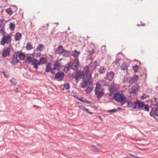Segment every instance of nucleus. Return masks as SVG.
<instances>
[{
    "mask_svg": "<svg viewBox=\"0 0 158 158\" xmlns=\"http://www.w3.org/2000/svg\"><path fill=\"white\" fill-rule=\"evenodd\" d=\"M15 26V24L13 22H11L10 23L9 28L11 31H13L14 30Z\"/></svg>",
    "mask_w": 158,
    "mask_h": 158,
    "instance_id": "nucleus-31",
    "label": "nucleus"
},
{
    "mask_svg": "<svg viewBox=\"0 0 158 158\" xmlns=\"http://www.w3.org/2000/svg\"><path fill=\"white\" fill-rule=\"evenodd\" d=\"M131 77H125L123 80V82L124 83L127 84L128 85L130 86L131 84H132L131 81Z\"/></svg>",
    "mask_w": 158,
    "mask_h": 158,
    "instance_id": "nucleus-12",
    "label": "nucleus"
},
{
    "mask_svg": "<svg viewBox=\"0 0 158 158\" xmlns=\"http://www.w3.org/2000/svg\"><path fill=\"white\" fill-rule=\"evenodd\" d=\"M71 77L73 78H75V76L73 74L71 76Z\"/></svg>",
    "mask_w": 158,
    "mask_h": 158,
    "instance_id": "nucleus-63",
    "label": "nucleus"
},
{
    "mask_svg": "<svg viewBox=\"0 0 158 158\" xmlns=\"http://www.w3.org/2000/svg\"><path fill=\"white\" fill-rule=\"evenodd\" d=\"M44 47V46L43 44H40L36 48V50L37 51H42L43 50Z\"/></svg>",
    "mask_w": 158,
    "mask_h": 158,
    "instance_id": "nucleus-26",
    "label": "nucleus"
},
{
    "mask_svg": "<svg viewBox=\"0 0 158 158\" xmlns=\"http://www.w3.org/2000/svg\"><path fill=\"white\" fill-rule=\"evenodd\" d=\"M138 78L139 77L136 74H135L132 77H131V81L132 83V84L136 82L138 80Z\"/></svg>",
    "mask_w": 158,
    "mask_h": 158,
    "instance_id": "nucleus-25",
    "label": "nucleus"
},
{
    "mask_svg": "<svg viewBox=\"0 0 158 158\" xmlns=\"http://www.w3.org/2000/svg\"><path fill=\"white\" fill-rule=\"evenodd\" d=\"M64 88L66 89H68L70 88V86L69 83H65L64 85Z\"/></svg>",
    "mask_w": 158,
    "mask_h": 158,
    "instance_id": "nucleus-37",
    "label": "nucleus"
},
{
    "mask_svg": "<svg viewBox=\"0 0 158 158\" xmlns=\"http://www.w3.org/2000/svg\"><path fill=\"white\" fill-rule=\"evenodd\" d=\"M128 106L129 108H131L134 106V102H132L131 101L128 102H127Z\"/></svg>",
    "mask_w": 158,
    "mask_h": 158,
    "instance_id": "nucleus-34",
    "label": "nucleus"
},
{
    "mask_svg": "<svg viewBox=\"0 0 158 158\" xmlns=\"http://www.w3.org/2000/svg\"><path fill=\"white\" fill-rule=\"evenodd\" d=\"M132 68L134 71L137 72L139 69V67L137 65H135Z\"/></svg>",
    "mask_w": 158,
    "mask_h": 158,
    "instance_id": "nucleus-38",
    "label": "nucleus"
},
{
    "mask_svg": "<svg viewBox=\"0 0 158 158\" xmlns=\"http://www.w3.org/2000/svg\"><path fill=\"white\" fill-rule=\"evenodd\" d=\"M50 72L53 74H54L55 73V71H54V70H53L52 69L50 70Z\"/></svg>",
    "mask_w": 158,
    "mask_h": 158,
    "instance_id": "nucleus-55",
    "label": "nucleus"
},
{
    "mask_svg": "<svg viewBox=\"0 0 158 158\" xmlns=\"http://www.w3.org/2000/svg\"><path fill=\"white\" fill-rule=\"evenodd\" d=\"M76 98H77L79 101L82 102L83 101V98L81 97H76Z\"/></svg>",
    "mask_w": 158,
    "mask_h": 158,
    "instance_id": "nucleus-49",
    "label": "nucleus"
},
{
    "mask_svg": "<svg viewBox=\"0 0 158 158\" xmlns=\"http://www.w3.org/2000/svg\"><path fill=\"white\" fill-rule=\"evenodd\" d=\"M79 107L80 109L82 110H84V109H85V107H83V106H79Z\"/></svg>",
    "mask_w": 158,
    "mask_h": 158,
    "instance_id": "nucleus-61",
    "label": "nucleus"
},
{
    "mask_svg": "<svg viewBox=\"0 0 158 158\" xmlns=\"http://www.w3.org/2000/svg\"><path fill=\"white\" fill-rule=\"evenodd\" d=\"M52 69V64L51 63H48L46 67L45 72L47 73L49 72Z\"/></svg>",
    "mask_w": 158,
    "mask_h": 158,
    "instance_id": "nucleus-28",
    "label": "nucleus"
},
{
    "mask_svg": "<svg viewBox=\"0 0 158 158\" xmlns=\"http://www.w3.org/2000/svg\"><path fill=\"white\" fill-rule=\"evenodd\" d=\"M89 71L90 69L89 66H87L85 68L83 71L82 72L83 74V76L82 77V79H86L87 77Z\"/></svg>",
    "mask_w": 158,
    "mask_h": 158,
    "instance_id": "nucleus-5",
    "label": "nucleus"
},
{
    "mask_svg": "<svg viewBox=\"0 0 158 158\" xmlns=\"http://www.w3.org/2000/svg\"><path fill=\"white\" fill-rule=\"evenodd\" d=\"M21 88H17L15 89V91L18 93L20 92Z\"/></svg>",
    "mask_w": 158,
    "mask_h": 158,
    "instance_id": "nucleus-54",
    "label": "nucleus"
},
{
    "mask_svg": "<svg viewBox=\"0 0 158 158\" xmlns=\"http://www.w3.org/2000/svg\"><path fill=\"white\" fill-rule=\"evenodd\" d=\"M26 48L27 50H30L33 48V46L31 44V43L30 42L27 43Z\"/></svg>",
    "mask_w": 158,
    "mask_h": 158,
    "instance_id": "nucleus-30",
    "label": "nucleus"
},
{
    "mask_svg": "<svg viewBox=\"0 0 158 158\" xmlns=\"http://www.w3.org/2000/svg\"><path fill=\"white\" fill-rule=\"evenodd\" d=\"M55 67H60L61 66V64L60 63H59V61L56 62L55 64Z\"/></svg>",
    "mask_w": 158,
    "mask_h": 158,
    "instance_id": "nucleus-41",
    "label": "nucleus"
},
{
    "mask_svg": "<svg viewBox=\"0 0 158 158\" xmlns=\"http://www.w3.org/2000/svg\"><path fill=\"white\" fill-rule=\"evenodd\" d=\"M56 67H55V65H54V67L53 68H52V69L53 70H56L57 69V68H56Z\"/></svg>",
    "mask_w": 158,
    "mask_h": 158,
    "instance_id": "nucleus-64",
    "label": "nucleus"
},
{
    "mask_svg": "<svg viewBox=\"0 0 158 158\" xmlns=\"http://www.w3.org/2000/svg\"><path fill=\"white\" fill-rule=\"evenodd\" d=\"M19 60H24L25 58V54L21 51H18L15 52Z\"/></svg>",
    "mask_w": 158,
    "mask_h": 158,
    "instance_id": "nucleus-11",
    "label": "nucleus"
},
{
    "mask_svg": "<svg viewBox=\"0 0 158 158\" xmlns=\"http://www.w3.org/2000/svg\"><path fill=\"white\" fill-rule=\"evenodd\" d=\"M10 51L11 49L9 48H7L6 49L4 48L2 53V56L6 57L9 56L10 55Z\"/></svg>",
    "mask_w": 158,
    "mask_h": 158,
    "instance_id": "nucleus-7",
    "label": "nucleus"
},
{
    "mask_svg": "<svg viewBox=\"0 0 158 158\" xmlns=\"http://www.w3.org/2000/svg\"><path fill=\"white\" fill-rule=\"evenodd\" d=\"M64 49L63 48V47L61 45L59 46L56 49V50L55 51V52L56 53H58L59 54H61L62 52H63L62 50Z\"/></svg>",
    "mask_w": 158,
    "mask_h": 158,
    "instance_id": "nucleus-19",
    "label": "nucleus"
},
{
    "mask_svg": "<svg viewBox=\"0 0 158 158\" xmlns=\"http://www.w3.org/2000/svg\"><path fill=\"white\" fill-rule=\"evenodd\" d=\"M75 81L76 82V83H77L80 80H78V79L79 78H75Z\"/></svg>",
    "mask_w": 158,
    "mask_h": 158,
    "instance_id": "nucleus-60",
    "label": "nucleus"
},
{
    "mask_svg": "<svg viewBox=\"0 0 158 158\" xmlns=\"http://www.w3.org/2000/svg\"><path fill=\"white\" fill-rule=\"evenodd\" d=\"M96 85V86L95 88V91H99L101 87V85L99 83H97Z\"/></svg>",
    "mask_w": 158,
    "mask_h": 158,
    "instance_id": "nucleus-32",
    "label": "nucleus"
},
{
    "mask_svg": "<svg viewBox=\"0 0 158 158\" xmlns=\"http://www.w3.org/2000/svg\"><path fill=\"white\" fill-rule=\"evenodd\" d=\"M63 52H62V54L61 55L65 57H69L70 55L71 52L70 51L63 49L62 50Z\"/></svg>",
    "mask_w": 158,
    "mask_h": 158,
    "instance_id": "nucleus-14",
    "label": "nucleus"
},
{
    "mask_svg": "<svg viewBox=\"0 0 158 158\" xmlns=\"http://www.w3.org/2000/svg\"><path fill=\"white\" fill-rule=\"evenodd\" d=\"M113 98L118 102H121V105H123L126 102V98L123 94H115Z\"/></svg>",
    "mask_w": 158,
    "mask_h": 158,
    "instance_id": "nucleus-2",
    "label": "nucleus"
},
{
    "mask_svg": "<svg viewBox=\"0 0 158 158\" xmlns=\"http://www.w3.org/2000/svg\"><path fill=\"white\" fill-rule=\"evenodd\" d=\"M64 78V73L62 71H59L55 75L54 78L55 79H59V81H61Z\"/></svg>",
    "mask_w": 158,
    "mask_h": 158,
    "instance_id": "nucleus-4",
    "label": "nucleus"
},
{
    "mask_svg": "<svg viewBox=\"0 0 158 158\" xmlns=\"http://www.w3.org/2000/svg\"><path fill=\"white\" fill-rule=\"evenodd\" d=\"M91 91V88L89 87H88L86 89V92L87 94H89Z\"/></svg>",
    "mask_w": 158,
    "mask_h": 158,
    "instance_id": "nucleus-40",
    "label": "nucleus"
},
{
    "mask_svg": "<svg viewBox=\"0 0 158 158\" xmlns=\"http://www.w3.org/2000/svg\"><path fill=\"white\" fill-rule=\"evenodd\" d=\"M106 48V46H102V49L103 50H105Z\"/></svg>",
    "mask_w": 158,
    "mask_h": 158,
    "instance_id": "nucleus-57",
    "label": "nucleus"
},
{
    "mask_svg": "<svg viewBox=\"0 0 158 158\" xmlns=\"http://www.w3.org/2000/svg\"><path fill=\"white\" fill-rule=\"evenodd\" d=\"M6 11L8 14L10 15H11L13 13V11L10 8H9L6 9Z\"/></svg>",
    "mask_w": 158,
    "mask_h": 158,
    "instance_id": "nucleus-33",
    "label": "nucleus"
},
{
    "mask_svg": "<svg viewBox=\"0 0 158 158\" xmlns=\"http://www.w3.org/2000/svg\"><path fill=\"white\" fill-rule=\"evenodd\" d=\"M104 88L102 89L100 91H95V94L97 96V98L98 100H99L104 95Z\"/></svg>",
    "mask_w": 158,
    "mask_h": 158,
    "instance_id": "nucleus-10",
    "label": "nucleus"
},
{
    "mask_svg": "<svg viewBox=\"0 0 158 158\" xmlns=\"http://www.w3.org/2000/svg\"><path fill=\"white\" fill-rule=\"evenodd\" d=\"M92 148L94 150H98L101 149V147L98 144H97L96 145H93L92 146Z\"/></svg>",
    "mask_w": 158,
    "mask_h": 158,
    "instance_id": "nucleus-29",
    "label": "nucleus"
},
{
    "mask_svg": "<svg viewBox=\"0 0 158 158\" xmlns=\"http://www.w3.org/2000/svg\"><path fill=\"white\" fill-rule=\"evenodd\" d=\"M5 27L3 25L0 30L1 33L3 35L2 39L0 44L4 46L5 44H10L11 41V36L10 35H7L6 36L4 33Z\"/></svg>",
    "mask_w": 158,
    "mask_h": 158,
    "instance_id": "nucleus-1",
    "label": "nucleus"
},
{
    "mask_svg": "<svg viewBox=\"0 0 158 158\" xmlns=\"http://www.w3.org/2000/svg\"><path fill=\"white\" fill-rule=\"evenodd\" d=\"M38 64L39 65L44 64L46 63V60L45 58L44 57H41L40 58Z\"/></svg>",
    "mask_w": 158,
    "mask_h": 158,
    "instance_id": "nucleus-21",
    "label": "nucleus"
},
{
    "mask_svg": "<svg viewBox=\"0 0 158 158\" xmlns=\"http://www.w3.org/2000/svg\"><path fill=\"white\" fill-rule=\"evenodd\" d=\"M117 111V110L115 109H113L112 110H109L108 112L109 113H111L112 112H115Z\"/></svg>",
    "mask_w": 158,
    "mask_h": 158,
    "instance_id": "nucleus-44",
    "label": "nucleus"
},
{
    "mask_svg": "<svg viewBox=\"0 0 158 158\" xmlns=\"http://www.w3.org/2000/svg\"><path fill=\"white\" fill-rule=\"evenodd\" d=\"M152 105L158 109V102H157L155 104H152Z\"/></svg>",
    "mask_w": 158,
    "mask_h": 158,
    "instance_id": "nucleus-50",
    "label": "nucleus"
},
{
    "mask_svg": "<svg viewBox=\"0 0 158 158\" xmlns=\"http://www.w3.org/2000/svg\"><path fill=\"white\" fill-rule=\"evenodd\" d=\"M139 88V86L138 84H136L132 87V89L131 90L130 93L135 94Z\"/></svg>",
    "mask_w": 158,
    "mask_h": 158,
    "instance_id": "nucleus-8",
    "label": "nucleus"
},
{
    "mask_svg": "<svg viewBox=\"0 0 158 158\" xmlns=\"http://www.w3.org/2000/svg\"><path fill=\"white\" fill-rule=\"evenodd\" d=\"M80 54V53L79 52H78L76 50H75L72 52L71 55L73 56L75 58V59L76 58L77 59H78V56Z\"/></svg>",
    "mask_w": 158,
    "mask_h": 158,
    "instance_id": "nucleus-20",
    "label": "nucleus"
},
{
    "mask_svg": "<svg viewBox=\"0 0 158 158\" xmlns=\"http://www.w3.org/2000/svg\"><path fill=\"white\" fill-rule=\"evenodd\" d=\"M114 73L112 71L108 72L106 73V79L110 81H112L114 78Z\"/></svg>",
    "mask_w": 158,
    "mask_h": 158,
    "instance_id": "nucleus-6",
    "label": "nucleus"
},
{
    "mask_svg": "<svg viewBox=\"0 0 158 158\" xmlns=\"http://www.w3.org/2000/svg\"><path fill=\"white\" fill-rule=\"evenodd\" d=\"M120 60V59L117 58L115 60V61L114 62V63L115 64H117L119 62Z\"/></svg>",
    "mask_w": 158,
    "mask_h": 158,
    "instance_id": "nucleus-48",
    "label": "nucleus"
},
{
    "mask_svg": "<svg viewBox=\"0 0 158 158\" xmlns=\"http://www.w3.org/2000/svg\"><path fill=\"white\" fill-rule=\"evenodd\" d=\"M33 61V59L31 56H28L26 59V63H27L28 64H30Z\"/></svg>",
    "mask_w": 158,
    "mask_h": 158,
    "instance_id": "nucleus-27",
    "label": "nucleus"
},
{
    "mask_svg": "<svg viewBox=\"0 0 158 158\" xmlns=\"http://www.w3.org/2000/svg\"><path fill=\"white\" fill-rule=\"evenodd\" d=\"M83 72H81V71H78L76 72V73L75 75V78H81V77L83 76Z\"/></svg>",
    "mask_w": 158,
    "mask_h": 158,
    "instance_id": "nucleus-24",
    "label": "nucleus"
},
{
    "mask_svg": "<svg viewBox=\"0 0 158 158\" xmlns=\"http://www.w3.org/2000/svg\"><path fill=\"white\" fill-rule=\"evenodd\" d=\"M130 155L131 156H135V157H137V158H139V157H138V156H136V155H133V154H131V153H130Z\"/></svg>",
    "mask_w": 158,
    "mask_h": 158,
    "instance_id": "nucleus-62",
    "label": "nucleus"
},
{
    "mask_svg": "<svg viewBox=\"0 0 158 158\" xmlns=\"http://www.w3.org/2000/svg\"><path fill=\"white\" fill-rule=\"evenodd\" d=\"M87 83H86L85 82H84V81H83V83H82L81 87L83 88H85L86 87L87 85Z\"/></svg>",
    "mask_w": 158,
    "mask_h": 158,
    "instance_id": "nucleus-46",
    "label": "nucleus"
},
{
    "mask_svg": "<svg viewBox=\"0 0 158 158\" xmlns=\"http://www.w3.org/2000/svg\"><path fill=\"white\" fill-rule=\"evenodd\" d=\"M93 64H94L96 65H98V66L99 65V63H98V60H96L94 61V63H93Z\"/></svg>",
    "mask_w": 158,
    "mask_h": 158,
    "instance_id": "nucleus-52",
    "label": "nucleus"
},
{
    "mask_svg": "<svg viewBox=\"0 0 158 158\" xmlns=\"http://www.w3.org/2000/svg\"><path fill=\"white\" fill-rule=\"evenodd\" d=\"M94 52V50L92 48L91 51H89V55L91 56L93 55Z\"/></svg>",
    "mask_w": 158,
    "mask_h": 158,
    "instance_id": "nucleus-45",
    "label": "nucleus"
},
{
    "mask_svg": "<svg viewBox=\"0 0 158 158\" xmlns=\"http://www.w3.org/2000/svg\"><path fill=\"white\" fill-rule=\"evenodd\" d=\"M89 102V101L87 100H86L85 99L84 100H83V101H82V102H85L86 103H88Z\"/></svg>",
    "mask_w": 158,
    "mask_h": 158,
    "instance_id": "nucleus-56",
    "label": "nucleus"
},
{
    "mask_svg": "<svg viewBox=\"0 0 158 158\" xmlns=\"http://www.w3.org/2000/svg\"><path fill=\"white\" fill-rule=\"evenodd\" d=\"M84 110L85 112L86 113L92 115L93 114V113L92 112H91L89 111V110L88 109H87L86 108H85V109H84Z\"/></svg>",
    "mask_w": 158,
    "mask_h": 158,
    "instance_id": "nucleus-43",
    "label": "nucleus"
},
{
    "mask_svg": "<svg viewBox=\"0 0 158 158\" xmlns=\"http://www.w3.org/2000/svg\"><path fill=\"white\" fill-rule=\"evenodd\" d=\"M22 34L19 32H17L15 35V39L16 41H19L21 39Z\"/></svg>",
    "mask_w": 158,
    "mask_h": 158,
    "instance_id": "nucleus-22",
    "label": "nucleus"
},
{
    "mask_svg": "<svg viewBox=\"0 0 158 158\" xmlns=\"http://www.w3.org/2000/svg\"><path fill=\"white\" fill-rule=\"evenodd\" d=\"M148 97H149V96L143 94V95L141 96V98L142 99H145L147 98Z\"/></svg>",
    "mask_w": 158,
    "mask_h": 158,
    "instance_id": "nucleus-47",
    "label": "nucleus"
},
{
    "mask_svg": "<svg viewBox=\"0 0 158 158\" xmlns=\"http://www.w3.org/2000/svg\"><path fill=\"white\" fill-rule=\"evenodd\" d=\"M128 66V64L126 62H124L120 66V69L122 70H127V68Z\"/></svg>",
    "mask_w": 158,
    "mask_h": 158,
    "instance_id": "nucleus-18",
    "label": "nucleus"
},
{
    "mask_svg": "<svg viewBox=\"0 0 158 158\" xmlns=\"http://www.w3.org/2000/svg\"><path fill=\"white\" fill-rule=\"evenodd\" d=\"M5 23H4V20L3 19H0V28L2 26H4Z\"/></svg>",
    "mask_w": 158,
    "mask_h": 158,
    "instance_id": "nucleus-42",
    "label": "nucleus"
},
{
    "mask_svg": "<svg viewBox=\"0 0 158 158\" xmlns=\"http://www.w3.org/2000/svg\"><path fill=\"white\" fill-rule=\"evenodd\" d=\"M1 72L3 74L5 77L7 78L9 76L8 72L7 71H3Z\"/></svg>",
    "mask_w": 158,
    "mask_h": 158,
    "instance_id": "nucleus-39",
    "label": "nucleus"
},
{
    "mask_svg": "<svg viewBox=\"0 0 158 158\" xmlns=\"http://www.w3.org/2000/svg\"><path fill=\"white\" fill-rule=\"evenodd\" d=\"M106 69L103 66H101L98 69L100 74H103L106 72Z\"/></svg>",
    "mask_w": 158,
    "mask_h": 158,
    "instance_id": "nucleus-23",
    "label": "nucleus"
},
{
    "mask_svg": "<svg viewBox=\"0 0 158 158\" xmlns=\"http://www.w3.org/2000/svg\"><path fill=\"white\" fill-rule=\"evenodd\" d=\"M10 81L12 83L11 85H15L17 84L16 80L14 78H12L10 80Z\"/></svg>",
    "mask_w": 158,
    "mask_h": 158,
    "instance_id": "nucleus-35",
    "label": "nucleus"
},
{
    "mask_svg": "<svg viewBox=\"0 0 158 158\" xmlns=\"http://www.w3.org/2000/svg\"><path fill=\"white\" fill-rule=\"evenodd\" d=\"M71 66V62H69L67 63V64L65 65L64 69L63 70L64 72L66 73H68L69 70L70 69V68Z\"/></svg>",
    "mask_w": 158,
    "mask_h": 158,
    "instance_id": "nucleus-16",
    "label": "nucleus"
},
{
    "mask_svg": "<svg viewBox=\"0 0 158 158\" xmlns=\"http://www.w3.org/2000/svg\"><path fill=\"white\" fill-rule=\"evenodd\" d=\"M156 112L157 114H158V109L157 108H152V109L151 110L150 112V115L151 116L153 117V114H154L155 115L156 114Z\"/></svg>",
    "mask_w": 158,
    "mask_h": 158,
    "instance_id": "nucleus-17",
    "label": "nucleus"
},
{
    "mask_svg": "<svg viewBox=\"0 0 158 158\" xmlns=\"http://www.w3.org/2000/svg\"><path fill=\"white\" fill-rule=\"evenodd\" d=\"M20 61H19L18 59V56L17 54H16L15 52V54L13 55L12 60V64L14 65H15L18 63H20Z\"/></svg>",
    "mask_w": 158,
    "mask_h": 158,
    "instance_id": "nucleus-9",
    "label": "nucleus"
},
{
    "mask_svg": "<svg viewBox=\"0 0 158 158\" xmlns=\"http://www.w3.org/2000/svg\"><path fill=\"white\" fill-rule=\"evenodd\" d=\"M79 60L78 59H77L76 62H74L71 66V69L74 70H75L77 69V66L79 65Z\"/></svg>",
    "mask_w": 158,
    "mask_h": 158,
    "instance_id": "nucleus-13",
    "label": "nucleus"
},
{
    "mask_svg": "<svg viewBox=\"0 0 158 158\" xmlns=\"http://www.w3.org/2000/svg\"><path fill=\"white\" fill-rule=\"evenodd\" d=\"M32 64L34 66V68L36 69H37L38 68V65L39 62L38 60L35 58L33 59V61L32 62Z\"/></svg>",
    "mask_w": 158,
    "mask_h": 158,
    "instance_id": "nucleus-15",
    "label": "nucleus"
},
{
    "mask_svg": "<svg viewBox=\"0 0 158 158\" xmlns=\"http://www.w3.org/2000/svg\"><path fill=\"white\" fill-rule=\"evenodd\" d=\"M112 88H111L110 89V93L109 96L110 97H112V94H113V92H112Z\"/></svg>",
    "mask_w": 158,
    "mask_h": 158,
    "instance_id": "nucleus-53",
    "label": "nucleus"
},
{
    "mask_svg": "<svg viewBox=\"0 0 158 158\" xmlns=\"http://www.w3.org/2000/svg\"><path fill=\"white\" fill-rule=\"evenodd\" d=\"M134 104L133 108L134 109L138 108L139 109L140 108H142L144 107V103L140 101L134 102Z\"/></svg>",
    "mask_w": 158,
    "mask_h": 158,
    "instance_id": "nucleus-3",
    "label": "nucleus"
},
{
    "mask_svg": "<svg viewBox=\"0 0 158 158\" xmlns=\"http://www.w3.org/2000/svg\"><path fill=\"white\" fill-rule=\"evenodd\" d=\"M93 68L94 69H96L97 68V66H98V65H96L94 64H93Z\"/></svg>",
    "mask_w": 158,
    "mask_h": 158,
    "instance_id": "nucleus-59",
    "label": "nucleus"
},
{
    "mask_svg": "<svg viewBox=\"0 0 158 158\" xmlns=\"http://www.w3.org/2000/svg\"><path fill=\"white\" fill-rule=\"evenodd\" d=\"M84 82H85L87 83H89L91 82L90 78H88L86 80H85L84 81Z\"/></svg>",
    "mask_w": 158,
    "mask_h": 158,
    "instance_id": "nucleus-51",
    "label": "nucleus"
},
{
    "mask_svg": "<svg viewBox=\"0 0 158 158\" xmlns=\"http://www.w3.org/2000/svg\"><path fill=\"white\" fill-rule=\"evenodd\" d=\"M158 99V98H154L153 99V100L155 102H157V99Z\"/></svg>",
    "mask_w": 158,
    "mask_h": 158,
    "instance_id": "nucleus-58",
    "label": "nucleus"
},
{
    "mask_svg": "<svg viewBox=\"0 0 158 158\" xmlns=\"http://www.w3.org/2000/svg\"><path fill=\"white\" fill-rule=\"evenodd\" d=\"M145 110V111L149 112V106L148 104H145L144 106Z\"/></svg>",
    "mask_w": 158,
    "mask_h": 158,
    "instance_id": "nucleus-36",
    "label": "nucleus"
}]
</instances>
